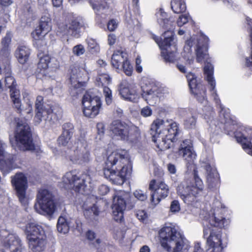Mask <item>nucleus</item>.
Returning <instances> with one entry per match:
<instances>
[{
  "label": "nucleus",
  "mask_w": 252,
  "mask_h": 252,
  "mask_svg": "<svg viewBox=\"0 0 252 252\" xmlns=\"http://www.w3.org/2000/svg\"><path fill=\"white\" fill-rule=\"evenodd\" d=\"M129 155L126 150H118L108 155L105 161L104 175L114 184L122 185L127 174Z\"/></svg>",
  "instance_id": "f257e3e1"
},
{
  "label": "nucleus",
  "mask_w": 252,
  "mask_h": 252,
  "mask_svg": "<svg viewBox=\"0 0 252 252\" xmlns=\"http://www.w3.org/2000/svg\"><path fill=\"white\" fill-rule=\"evenodd\" d=\"M222 212L221 209L215 210L208 221L204 223L203 236L207 239V244L209 247L208 252H221L222 251L221 231L217 227H224L228 224V221L222 214Z\"/></svg>",
  "instance_id": "f03ea898"
},
{
  "label": "nucleus",
  "mask_w": 252,
  "mask_h": 252,
  "mask_svg": "<svg viewBox=\"0 0 252 252\" xmlns=\"http://www.w3.org/2000/svg\"><path fill=\"white\" fill-rule=\"evenodd\" d=\"M158 20L159 25L165 30H167L162 37L163 40L160 42V39L154 35L153 38L160 48L161 56L165 62L173 63L178 59L177 47L174 42L173 22L166 18L167 14L160 12L158 13Z\"/></svg>",
  "instance_id": "7ed1b4c3"
},
{
  "label": "nucleus",
  "mask_w": 252,
  "mask_h": 252,
  "mask_svg": "<svg viewBox=\"0 0 252 252\" xmlns=\"http://www.w3.org/2000/svg\"><path fill=\"white\" fill-rule=\"evenodd\" d=\"M161 246L168 252H185L188 245L185 238L172 224H167L159 231Z\"/></svg>",
  "instance_id": "20e7f679"
},
{
  "label": "nucleus",
  "mask_w": 252,
  "mask_h": 252,
  "mask_svg": "<svg viewBox=\"0 0 252 252\" xmlns=\"http://www.w3.org/2000/svg\"><path fill=\"white\" fill-rule=\"evenodd\" d=\"M10 142L12 147L16 146L22 151H33L35 150L30 128L27 122L17 123L14 139L10 138Z\"/></svg>",
  "instance_id": "39448f33"
},
{
  "label": "nucleus",
  "mask_w": 252,
  "mask_h": 252,
  "mask_svg": "<svg viewBox=\"0 0 252 252\" xmlns=\"http://www.w3.org/2000/svg\"><path fill=\"white\" fill-rule=\"evenodd\" d=\"M194 183L183 184L179 187L178 193L184 202L191 204L197 201V198L202 195L204 185L196 173H194Z\"/></svg>",
  "instance_id": "423d86ee"
},
{
  "label": "nucleus",
  "mask_w": 252,
  "mask_h": 252,
  "mask_svg": "<svg viewBox=\"0 0 252 252\" xmlns=\"http://www.w3.org/2000/svg\"><path fill=\"white\" fill-rule=\"evenodd\" d=\"M92 181L91 177L86 174H82L81 176L76 175L75 172H67L63 177V187L66 189H73L76 192L85 194L90 189Z\"/></svg>",
  "instance_id": "0eeeda50"
},
{
  "label": "nucleus",
  "mask_w": 252,
  "mask_h": 252,
  "mask_svg": "<svg viewBox=\"0 0 252 252\" xmlns=\"http://www.w3.org/2000/svg\"><path fill=\"white\" fill-rule=\"evenodd\" d=\"M110 132L118 139L133 142L139 133L132 126L119 120L113 121L109 126Z\"/></svg>",
  "instance_id": "6e6552de"
},
{
  "label": "nucleus",
  "mask_w": 252,
  "mask_h": 252,
  "mask_svg": "<svg viewBox=\"0 0 252 252\" xmlns=\"http://www.w3.org/2000/svg\"><path fill=\"white\" fill-rule=\"evenodd\" d=\"M204 71L205 75V78L209 85V90L212 93V96L217 105L219 106L220 108L221 109L220 111V117H223L224 118L223 122L226 124L225 127L227 126L228 121L230 119L229 113L228 110H226L220 103V100L218 97L217 94V91L215 89L216 81L213 77V65L207 63L204 67ZM222 123L223 122L222 121Z\"/></svg>",
  "instance_id": "1a4fd4ad"
},
{
  "label": "nucleus",
  "mask_w": 252,
  "mask_h": 252,
  "mask_svg": "<svg viewBox=\"0 0 252 252\" xmlns=\"http://www.w3.org/2000/svg\"><path fill=\"white\" fill-rule=\"evenodd\" d=\"M37 203L35 204L36 211L40 214L51 215L55 210V205L53 199L52 194L48 190L41 189L37 195Z\"/></svg>",
  "instance_id": "9d476101"
},
{
  "label": "nucleus",
  "mask_w": 252,
  "mask_h": 252,
  "mask_svg": "<svg viewBox=\"0 0 252 252\" xmlns=\"http://www.w3.org/2000/svg\"><path fill=\"white\" fill-rule=\"evenodd\" d=\"M180 131L178 125L175 122H171L166 133L161 138L155 139L157 147L161 151H164L172 147L174 143L177 140Z\"/></svg>",
  "instance_id": "9b49d317"
},
{
  "label": "nucleus",
  "mask_w": 252,
  "mask_h": 252,
  "mask_svg": "<svg viewBox=\"0 0 252 252\" xmlns=\"http://www.w3.org/2000/svg\"><path fill=\"white\" fill-rule=\"evenodd\" d=\"M82 103L85 116L94 118L99 113L101 102L98 96L87 92L83 95Z\"/></svg>",
  "instance_id": "f8f14e48"
},
{
  "label": "nucleus",
  "mask_w": 252,
  "mask_h": 252,
  "mask_svg": "<svg viewBox=\"0 0 252 252\" xmlns=\"http://www.w3.org/2000/svg\"><path fill=\"white\" fill-rule=\"evenodd\" d=\"M68 158L72 163L78 164H85L91 160L90 153L87 148V145L80 141L75 143V146Z\"/></svg>",
  "instance_id": "ddd939ff"
},
{
  "label": "nucleus",
  "mask_w": 252,
  "mask_h": 252,
  "mask_svg": "<svg viewBox=\"0 0 252 252\" xmlns=\"http://www.w3.org/2000/svg\"><path fill=\"white\" fill-rule=\"evenodd\" d=\"M129 198L128 193L121 192L113 197L112 206L113 219L117 221H122L124 217V211L126 209V202Z\"/></svg>",
  "instance_id": "4468645a"
},
{
  "label": "nucleus",
  "mask_w": 252,
  "mask_h": 252,
  "mask_svg": "<svg viewBox=\"0 0 252 252\" xmlns=\"http://www.w3.org/2000/svg\"><path fill=\"white\" fill-rule=\"evenodd\" d=\"M4 69L5 72V86L10 88V95L14 107L17 109L19 113L22 112L21 109V102L20 98V92L15 88V81L13 77L11 76V71L8 64Z\"/></svg>",
  "instance_id": "2eb2a0df"
},
{
  "label": "nucleus",
  "mask_w": 252,
  "mask_h": 252,
  "mask_svg": "<svg viewBox=\"0 0 252 252\" xmlns=\"http://www.w3.org/2000/svg\"><path fill=\"white\" fill-rule=\"evenodd\" d=\"M149 189L153 192L151 200L155 204H158L161 199L165 198L169 193L168 186L163 181L157 182L155 179L150 181Z\"/></svg>",
  "instance_id": "dca6fc26"
},
{
  "label": "nucleus",
  "mask_w": 252,
  "mask_h": 252,
  "mask_svg": "<svg viewBox=\"0 0 252 252\" xmlns=\"http://www.w3.org/2000/svg\"><path fill=\"white\" fill-rule=\"evenodd\" d=\"M11 183L15 188L19 201L23 205L28 204L29 199L26 195L27 180L24 174L22 173L16 174L12 177Z\"/></svg>",
  "instance_id": "f3484780"
},
{
  "label": "nucleus",
  "mask_w": 252,
  "mask_h": 252,
  "mask_svg": "<svg viewBox=\"0 0 252 252\" xmlns=\"http://www.w3.org/2000/svg\"><path fill=\"white\" fill-rule=\"evenodd\" d=\"M5 144L0 140V170L3 174H7L13 168L17 156L5 151Z\"/></svg>",
  "instance_id": "a211bd4d"
},
{
  "label": "nucleus",
  "mask_w": 252,
  "mask_h": 252,
  "mask_svg": "<svg viewBox=\"0 0 252 252\" xmlns=\"http://www.w3.org/2000/svg\"><path fill=\"white\" fill-rule=\"evenodd\" d=\"M43 100L42 96L39 95L36 98L35 104L36 114L34 118L36 125L39 124L42 120L49 121L50 117L51 107L44 105Z\"/></svg>",
  "instance_id": "6ab92c4d"
},
{
  "label": "nucleus",
  "mask_w": 252,
  "mask_h": 252,
  "mask_svg": "<svg viewBox=\"0 0 252 252\" xmlns=\"http://www.w3.org/2000/svg\"><path fill=\"white\" fill-rule=\"evenodd\" d=\"M112 65L116 68L123 63V70L127 76H130L132 72V66L129 62L126 60V54L121 51L115 52L111 58Z\"/></svg>",
  "instance_id": "aec40b11"
},
{
  "label": "nucleus",
  "mask_w": 252,
  "mask_h": 252,
  "mask_svg": "<svg viewBox=\"0 0 252 252\" xmlns=\"http://www.w3.org/2000/svg\"><path fill=\"white\" fill-rule=\"evenodd\" d=\"M178 154L187 161V166L189 168L193 163L196 157L190 140L185 139L180 143Z\"/></svg>",
  "instance_id": "412c9836"
},
{
  "label": "nucleus",
  "mask_w": 252,
  "mask_h": 252,
  "mask_svg": "<svg viewBox=\"0 0 252 252\" xmlns=\"http://www.w3.org/2000/svg\"><path fill=\"white\" fill-rule=\"evenodd\" d=\"M170 122L167 120L164 121L161 119H157L154 121L151 125L150 131L152 135L153 141L155 142V139L161 138L163 135L166 132L169 127Z\"/></svg>",
  "instance_id": "4be33fe9"
},
{
  "label": "nucleus",
  "mask_w": 252,
  "mask_h": 252,
  "mask_svg": "<svg viewBox=\"0 0 252 252\" xmlns=\"http://www.w3.org/2000/svg\"><path fill=\"white\" fill-rule=\"evenodd\" d=\"M87 77V73L85 70L82 69V70L79 68L74 67L72 69L70 77L71 84L73 87V91L76 90V93L78 94L81 91L79 88L83 86V83L85 82V79L83 78Z\"/></svg>",
  "instance_id": "5701e85b"
},
{
  "label": "nucleus",
  "mask_w": 252,
  "mask_h": 252,
  "mask_svg": "<svg viewBox=\"0 0 252 252\" xmlns=\"http://www.w3.org/2000/svg\"><path fill=\"white\" fill-rule=\"evenodd\" d=\"M13 35L10 32H7L6 35L1 40L0 61L8 63L10 54V44Z\"/></svg>",
  "instance_id": "b1692460"
},
{
  "label": "nucleus",
  "mask_w": 252,
  "mask_h": 252,
  "mask_svg": "<svg viewBox=\"0 0 252 252\" xmlns=\"http://www.w3.org/2000/svg\"><path fill=\"white\" fill-rule=\"evenodd\" d=\"M202 167L206 170L208 188L214 189L219 185V177L216 169L208 163H204Z\"/></svg>",
  "instance_id": "393cba45"
},
{
  "label": "nucleus",
  "mask_w": 252,
  "mask_h": 252,
  "mask_svg": "<svg viewBox=\"0 0 252 252\" xmlns=\"http://www.w3.org/2000/svg\"><path fill=\"white\" fill-rule=\"evenodd\" d=\"M98 85L103 87V92L105 97L106 103L107 105L110 104L112 102V96L111 90L106 86L111 82V78L106 73L99 74L96 78Z\"/></svg>",
  "instance_id": "a878e982"
},
{
  "label": "nucleus",
  "mask_w": 252,
  "mask_h": 252,
  "mask_svg": "<svg viewBox=\"0 0 252 252\" xmlns=\"http://www.w3.org/2000/svg\"><path fill=\"white\" fill-rule=\"evenodd\" d=\"M82 26L81 23L78 20L75 19L71 21L69 25L62 24L59 25V29L60 32L63 34H68L71 36L78 37L79 30Z\"/></svg>",
  "instance_id": "bb28decb"
},
{
  "label": "nucleus",
  "mask_w": 252,
  "mask_h": 252,
  "mask_svg": "<svg viewBox=\"0 0 252 252\" xmlns=\"http://www.w3.org/2000/svg\"><path fill=\"white\" fill-rule=\"evenodd\" d=\"M52 29L51 19L49 14L47 13L43 15L40 20L38 29L34 31L33 34H36L38 37L44 36L47 34Z\"/></svg>",
  "instance_id": "cd10ccee"
},
{
  "label": "nucleus",
  "mask_w": 252,
  "mask_h": 252,
  "mask_svg": "<svg viewBox=\"0 0 252 252\" xmlns=\"http://www.w3.org/2000/svg\"><path fill=\"white\" fill-rule=\"evenodd\" d=\"M24 248L19 238L13 234L8 236L3 252H22Z\"/></svg>",
  "instance_id": "c85d7f7f"
},
{
  "label": "nucleus",
  "mask_w": 252,
  "mask_h": 252,
  "mask_svg": "<svg viewBox=\"0 0 252 252\" xmlns=\"http://www.w3.org/2000/svg\"><path fill=\"white\" fill-rule=\"evenodd\" d=\"M25 233L27 240L46 236L41 226L33 222L28 223L26 225Z\"/></svg>",
  "instance_id": "c756f323"
},
{
  "label": "nucleus",
  "mask_w": 252,
  "mask_h": 252,
  "mask_svg": "<svg viewBox=\"0 0 252 252\" xmlns=\"http://www.w3.org/2000/svg\"><path fill=\"white\" fill-rule=\"evenodd\" d=\"M120 94L124 99L132 102H137L139 98V95L134 89L130 90L124 83L121 84L119 88Z\"/></svg>",
  "instance_id": "7c9ffc66"
},
{
  "label": "nucleus",
  "mask_w": 252,
  "mask_h": 252,
  "mask_svg": "<svg viewBox=\"0 0 252 252\" xmlns=\"http://www.w3.org/2000/svg\"><path fill=\"white\" fill-rule=\"evenodd\" d=\"M142 97L150 105H154L158 101V92L156 88L147 89L144 87H141Z\"/></svg>",
  "instance_id": "2f4dec72"
},
{
  "label": "nucleus",
  "mask_w": 252,
  "mask_h": 252,
  "mask_svg": "<svg viewBox=\"0 0 252 252\" xmlns=\"http://www.w3.org/2000/svg\"><path fill=\"white\" fill-rule=\"evenodd\" d=\"M250 134L252 137V130H250ZM235 137L238 141L242 144L243 148L248 154L252 155V138H248L244 133L237 132Z\"/></svg>",
  "instance_id": "473e14b6"
},
{
  "label": "nucleus",
  "mask_w": 252,
  "mask_h": 252,
  "mask_svg": "<svg viewBox=\"0 0 252 252\" xmlns=\"http://www.w3.org/2000/svg\"><path fill=\"white\" fill-rule=\"evenodd\" d=\"M46 236L28 239L30 248L33 252L43 251L46 244Z\"/></svg>",
  "instance_id": "72a5a7b5"
},
{
  "label": "nucleus",
  "mask_w": 252,
  "mask_h": 252,
  "mask_svg": "<svg viewBox=\"0 0 252 252\" xmlns=\"http://www.w3.org/2000/svg\"><path fill=\"white\" fill-rule=\"evenodd\" d=\"M72 220L63 216H60L58 220L57 228L58 231L63 234L67 233L72 226Z\"/></svg>",
  "instance_id": "f704fd0d"
},
{
  "label": "nucleus",
  "mask_w": 252,
  "mask_h": 252,
  "mask_svg": "<svg viewBox=\"0 0 252 252\" xmlns=\"http://www.w3.org/2000/svg\"><path fill=\"white\" fill-rule=\"evenodd\" d=\"M200 38L199 39H196V61L198 63H201L207 60L208 57L206 43L201 45L200 42Z\"/></svg>",
  "instance_id": "c9c22d12"
},
{
  "label": "nucleus",
  "mask_w": 252,
  "mask_h": 252,
  "mask_svg": "<svg viewBox=\"0 0 252 252\" xmlns=\"http://www.w3.org/2000/svg\"><path fill=\"white\" fill-rule=\"evenodd\" d=\"M90 3L97 15L105 13L108 8L107 2L102 0H90Z\"/></svg>",
  "instance_id": "e433bc0d"
},
{
  "label": "nucleus",
  "mask_w": 252,
  "mask_h": 252,
  "mask_svg": "<svg viewBox=\"0 0 252 252\" xmlns=\"http://www.w3.org/2000/svg\"><path fill=\"white\" fill-rule=\"evenodd\" d=\"M30 54V49L25 46H19L16 51V56L19 62L22 64L28 61Z\"/></svg>",
  "instance_id": "4c0bfd02"
},
{
  "label": "nucleus",
  "mask_w": 252,
  "mask_h": 252,
  "mask_svg": "<svg viewBox=\"0 0 252 252\" xmlns=\"http://www.w3.org/2000/svg\"><path fill=\"white\" fill-rule=\"evenodd\" d=\"M171 6L173 11L175 13H181L186 10V5L184 0H172Z\"/></svg>",
  "instance_id": "58836bf2"
},
{
  "label": "nucleus",
  "mask_w": 252,
  "mask_h": 252,
  "mask_svg": "<svg viewBox=\"0 0 252 252\" xmlns=\"http://www.w3.org/2000/svg\"><path fill=\"white\" fill-rule=\"evenodd\" d=\"M38 57L39 58V62L37 64L38 68L44 71L48 68L51 58L48 55L44 54L43 52L39 53L38 54Z\"/></svg>",
  "instance_id": "ea45409f"
},
{
  "label": "nucleus",
  "mask_w": 252,
  "mask_h": 252,
  "mask_svg": "<svg viewBox=\"0 0 252 252\" xmlns=\"http://www.w3.org/2000/svg\"><path fill=\"white\" fill-rule=\"evenodd\" d=\"M62 116V110L61 108L57 106L54 107L53 108H51L50 117L49 121L51 124H55L61 119Z\"/></svg>",
  "instance_id": "a19ab883"
},
{
  "label": "nucleus",
  "mask_w": 252,
  "mask_h": 252,
  "mask_svg": "<svg viewBox=\"0 0 252 252\" xmlns=\"http://www.w3.org/2000/svg\"><path fill=\"white\" fill-rule=\"evenodd\" d=\"M206 90L204 86H199L198 89L195 90L191 93L193 94L197 100L202 103L206 101Z\"/></svg>",
  "instance_id": "79ce46f5"
},
{
  "label": "nucleus",
  "mask_w": 252,
  "mask_h": 252,
  "mask_svg": "<svg viewBox=\"0 0 252 252\" xmlns=\"http://www.w3.org/2000/svg\"><path fill=\"white\" fill-rule=\"evenodd\" d=\"M99 212L98 203L94 204L90 208L85 209L84 215L86 218H91L93 216H97Z\"/></svg>",
  "instance_id": "37998d69"
},
{
  "label": "nucleus",
  "mask_w": 252,
  "mask_h": 252,
  "mask_svg": "<svg viewBox=\"0 0 252 252\" xmlns=\"http://www.w3.org/2000/svg\"><path fill=\"white\" fill-rule=\"evenodd\" d=\"M32 35L35 40L34 44L38 50L42 51L43 50L46 49V42L42 38L43 36L38 37L36 34H33V32H32Z\"/></svg>",
  "instance_id": "c03bdc74"
},
{
  "label": "nucleus",
  "mask_w": 252,
  "mask_h": 252,
  "mask_svg": "<svg viewBox=\"0 0 252 252\" xmlns=\"http://www.w3.org/2000/svg\"><path fill=\"white\" fill-rule=\"evenodd\" d=\"M88 49L93 54L97 53L99 51V46L95 40L89 38L87 40Z\"/></svg>",
  "instance_id": "a18cd8bd"
},
{
  "label": "nucleus",
  "mask_w": 252,
  "mask_h": 252,
  "mask_svg": "<svg viewBox=\"0 0 252 252\" xmlns=\"http://www.w3.org/2000/svg\"><path fill=\"white\" fill-rule=\"evenodd\" d=\"M184 125L187 129H192L195 127L196 125V118L190 115L184 120Z\"/></svg>",
  "instance_id": "49530a36"
},
{
  "label": "nucleus",
  "mask_w": 252,
  "mask_h": 252,
  "mask_svg": "<svg viewBox=\"0 0 252 252\" xmlns=\"http://www.w3.org/2000/svg\"><path fill=\"white\" fill-rule=\"evenodd\" d=\"M72 135H66L62 132L58 139V143L60 146H65L67 145Z\"/></svg>",
  "instance_id": "de8ad7c7"
},
{
  "label": "nucleus",
  "mask_w": 252,
  "mask_h": 252,
  "mask_svg": "<svg viewBox=\"0 0 252 252\" xmlns=\"http://www.w3.org/2000/svg\"><path fill=\"white\" fill-rule=\"evenodd\" d=\"M63 132L66 135L72 136L74 132V126L71 123H66L63 125Z\"/></svg>",
  "instance_id": "09e8293b"
},
{
  "label": "nucleus",
  "mask_w": 252,
  "mask_h": 252,
  "mask_svg": "<svg viewBox=\"0 0 252 252\" xmlns=\"http://www.w3.org/2000/svg\"><path fill=\"white\" fill-rule=\"evenodd\" d=\"M189 19V16L188 15H181L177 20V24L179 27H182L188 22Z\"/></svg>",
  "instance_id": "8fccbe9b"
},
{
  "label": "nucleus",
  "mask_w": 252,
  "mask_h": 252,
  "mask_svg": "<svg viewBox=\"0 0 252 252\" xmlns=\"http://www.w3.org/2000/svg\"><path fill=\"white\" fill-rule=\"evenodd\" d=\"M72 51L74 55L79 56L85 53V50L83 45L79 44L74 46L73 48Z\"/></svg>",
  "instance_id": "3c124183"
},
{
  "label": "nucleus",
  "mask_w": 252,
  "mask_h": 252,
  "mask_svg": "<svg viewBox=\"0 0 252 252\" xmlns=\"http://www.w3.org/2000/svg\"><path fill=\"white\" fill-rule=\"evenodd\" d=\"M133 194L136 198L141 201H144L147 198L146 194L141 190H135Z\"/></svg>",
  "instance_id": "603ef678"
},
{
  "label": "nucleus",
  "mask_w": 252,
  "mask_h": 252,
  "mask_svg": "<svg viewBox=\"0 0 252 252\" xmlns=\"http://www.w3.org/2000/svg\"><path fill=\"white\" fill-rule=\"evenodd\" d=\"M189 86L190 88V91L192 93L195 90H196L198 89V87H199V86H202L203 85L197 83L196 78L192 80L191 81H190L188 82Z\"/></svg>",
  "instance_id": "864d4df0"
},
{
  "label": "nucleus",
  "mask_w": 252,
  "mask_h": 252,
  "mask_svg": "<svg viewBox=\"0 0 252 252\" xmlns=\"http://www.w3.org/2000/svg\"><path fill=\"white\" fill-rule=\"evenodd\" d=\"M170 210L174 213L179 212L180 210V205L178 200H175L172 201L170 205Z\"/></svg>",
  "instance_id": "5fc2aeb1"
},
{
  "label": "nucleus",
  "mask_w": 252,
  "mask_h": 252,
  "mask_svg": "<svg viewBox=\"0 0 252 252\" xmlns=\"http://www.w3.org/2000/svg\"><path fill=\"white\" fill-rule=\"evenodd\" d=\"M140 113L143 117H149L152 114V110L150 107L146 106L141 109Z\"/></svg>",
  "instance_id": "6e6d98bb"
},
{
  "label": "nucleus",
  "mask_w": 252,
  "mask_h": 252,
  "mask_svg": "<svg viewBox=\"0 0 252 252\" xmlns=\"http://www.w3.org/2000/svg\"><path fill=\"white\" fill-rule=\"evenodd\" d=\"M109 191V188L104 185L100 186L97 189L98 193L101 195H104L106 194Z\"/></svg>",
  "instance_id": "4d7b16f0"
},
{
  "label": "nucleus",
  "mask_w": 252,
  "mask_h": 252,
  "mask_svg": "<svg viewBox=\"0 0 252 252\" xmlns=\"http://www.w3.org/2000/svg\"><path fill=\"white\" fill-rule=\"evenodd\" d=\"M118 22L114 19L110 20L107 24L108 29L110 31H114L117 27Z\"/></svg>",
  "instance_id": "13d9d810"
},
{
  "label": "nucleus",
  "mask_w": 252,
  "mask_h": 252,
  "mask_svg": "<svg viewBox=\"0 0 252 252\" xmlns=\"http://www.w3.org/2000/svg\"><path fill=\"white\" fill-rule=\"evenodd\" d=\"M136 215L137 218L141 220H145L147 217V213L144 210L138 211Z\"/></svg>",
  "instance_id": "bf43d9fd"
},
{
  "label": "nucleus",
  "mask_w": 252,
  "mask_h": 252,
  "mask_svg": "<svg viewBox=\"0 0 252 252\" xmlns=\"http://www.w3.org/2000/svg\"><path fill=\"white\" fill-rule=\"evenodd\" d=\"M168 171L170 174H175L176 173L177 169L176 166L172 163H168L167 165Z\"/></svg>",
  "instance_id": "052dcab7"
},
{
  "label": "nucleus",
  "mask_w": 252,
  "mask_h": 252,
  "mask_svg": "<svg viewBox=\"0 0 252 252\" xmlns=\"http://www.w3.org/2000/svg\"><path fill=\"white\" fill-rule=\"evenodd\" d=\"M192 252H204L203 249L201 247L200 243L198 242L195 243L194 248Z\"/></svg>",
  "instance_id": "680f3d73"
},
{
  "label": "nucleus",
  "mask_w": 252,
  "mask_h": 252,
  "mask_svg": "<svg viewBox=\"0 0 252 252\" xmlns=\"http://www.w3.org/2000/svg\"><path fill=\"white\" fill-rule=\"evenodd\" d=\"M116 39V36L114 34H109L108 37V44L110 45H113L115 43Z\"/></svg>",
  "instance_id": "e2e57ef3"
},
{
  "label": "nucleus",
  "mask_w": 252,
  "mask_h": 252,
  "mask_svg": "<svg viewBox=\"0 0 252 252\" xmlns=\"http://www.w3.org/2000/svg\"><path fill=\"white\" fill-rule=\"evenodd\" d=\"M183 56L189 64H191L193 63V57L191 53H189V54L187 55L184 54Z\"/></svg>",
  "instance_id": "0e129e2a"
},
{
  "label": "nucleus",
  "mask_w": 252,
  "mask_h": 252,
  "mask_svg": "<svg viewBox=\"0 0 252 252\" xmlns=\"http://www.w3.org/2000/svg\"><path fill=\"white\" fill-rule=\"evenodd\" d=\"M86 236H87L88 239L92 241V240H93L95 238V234L94 233V232H93L91 230H89L87 232Z\"/></svg>",
  "instance_id": "69168bd1"
},
{
  "label": "nucleus",
  "mask_w": 252,
  "mask_h": 252,
  "mask_svg": "<svg viewBox=\"0 0 252 252\" xmlns=\"http://www.w3.org/2000/svg\"><path fill=\"white\" fill-rule=\"evenodd\" d=\"M194 38L191 37L189 40H187L186 42V47H185V48L189 51L191 47L193 46V42L194 41Z\"/></svg>",
  "instance_id": "338daca9"
},
{
  "label": "nucleus",
  "mask_w": 252,
  "mask_h": 252,
  "mask_svg": "<svg viewBox=\"0 0 252 252\" xmlns=\"http://www.w3.org/2000/svg\"><path fill=\"white\" fill-rule=\"evenodd\" d=\"M12 3V0H0V5L3 6H8Z\"/></svg>",
  "instance_id": "774afa93"
}]
</instances>
